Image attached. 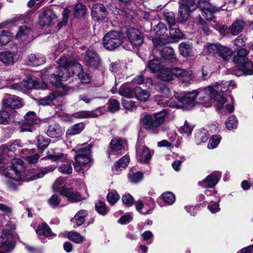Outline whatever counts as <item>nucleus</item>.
<instances>
[{"mask_svg":"<svg viewBox=\"0 0 253 253\" xmlns=\"http://www.w3.org/2000/svg\"><path fill=\"white\" fill-rule=\"evenodd\" d=\"M122 201L126 206H130L133 202V198L129 194H126L123 196Z\"/></svg>","mask_w":253,"mask_h":253,"instance_id":"774afa93","label":"nucleus"},{"mask_svg":"<svg viewBox=\"0 0 253 253\" xmlns=\"http://www.w3.org/2000/svg\"><path fill=\"white\" fill-rule=\"evenodd\" d=\"M221 137L219 135H212L209 140L208 145L209 149L215 148L221 140Z\"/></svg>","mask_w":253,"mask_h":253,"instance_id":"3c124183","label":"nucleus"},{"mask_svg":"<svg viewBox=\"0 0 253 253\" xmlns=\"http://www.w3.org/2000/svg\"><path fill=\"white\" fill-rule=\"evenodd\" d=\"M58 67L56 74H53L50 77L51 83L55 86H61L62 81H66L70 76L74 75L78 69V64L63 56L57 62Z\"/></svg>","mask_w":253,"mask_h":253,"instance_id":"f03ea898","label":"nucleus"},{"mask_svg":"<svg viewBox=\"0 0 253 253\" xmlns=\"http://www.w3.org/2000/svg\"><path fill=\"white\" fill-rule=\"evenodd\" d=\"M87 211L84 210L80 211V225L84 224L85 226H88L90 223L93 222L92 219H90L89 221H87V218L85 219V218L87 216Z\"/></svg>","mask_w":253,"mask_h":253,"instance_id":"e2e57ef3","label":"nucleus"},{"mask_svg":"<svg viewBox=\"0 0 253 253\" xmlns=\"http://www.w3.org/2000/svg\"><path fill=\"white\" fill-rule=\"evenodd\" d=\"M91 80V77L88 73L84 71L80 72V84H89Z\"/></svg>","mask_w":253,"mask_h":253,"instance_id":"680f3d73","label":"nucleus"},{"mask_svg":"<svg viewBox=\"0 0 253 253\" xmlns=\"http://www.w3.org/2000/svg\"><path fill=\"white\" fill-rule=\"evenodd\" d=\"M108 104L109 110L112 113L117 111L120 108V104L115 99L110 100Z\"/></svg>","mask_w":253,"mask_h":253,"instance_id":"13d9d810","label":"nucleus"},{"mask_svg":"<svg viewBox=\"0 0 253 253\" xmlns=\"http://www.w3.org/2000/svg\"><path fill=\"white\" fill-rule=\"evenodd\" d=\"M9 115L7 112L5 111H0V124L6 125L8 122Z\"/></svg>","mask_w":253,"mask_h":253,"instance_id":"338daca9","label":"nucleus"},{"mask_svg":"<svg viewBox=\"0 0 253 253\" xmlns=\"http://www.w3.org/2000/svg\"><path fill=\"white\" fill-rule=\"evenodd\" d=\"M193 130V127L191 126L187 121H185L183 126L180 128V132L183 135L188 136L191 134Z\"/></svg>","mask_w":253,"mask_h":253,"instance_id":"6e6d98bb","label":"nucleus"},{"mask_svg":"<svg viewBox=\"0 0 253 253\" xmlns=\"http://www.w3.org/2000/svg\"><path fill=\"white\" fill-rule=\"evenodd\" d=\"M55 13L50 9H43L39 16V24L41 26H48L51 25L56 18Z\"/></svg>","mask_w":253,"mask_h":253,"instance_id":"2eb2a0df","label":"nucleus"},{"mask_svg":"<svg viewBox=\"0 0 253 253\" xmlns=\"http://www.w3.org/2000/svg\"><path fill=\"white\" fill-rule=\"evenodd\" d=\"M122 104L123 106L127 111H132L135 107V103L131 100L123 99Z\"/></svg>","mask_w":253,"mask_h":253,"instance_id":"0e129e2a","label":"nucleus"},{"mask_svg":"<svg viewBox=\"0 0 253 253\" xmlns=\"http://www.w3.org/2000/svg\"><path fill=\"white\" fill-rule=\"evenodd\" d=\"M47 85L46 84L41 85L36 80L30 77H28L26 80L23 81L20 83L12 84L9 86L11 89L23 92H25L28 90L33 88L45 89L47 88Z\"/></svg>","mask_w":253,"mask_h":253,"instance_id":"6e6552de","label":"nucleus"},{"mask_svg":"<svg viewBox=\"0 0 253 253\" xmlns=\"http://www.w3.org/2000/svg\"><path fill=\"white\" fill-rule=\"evenodd\" d=\"M16 147H22L20 140H16L12 144L9 145H2V148L3 153H6L9 151H14L16 149Z\"/></svg>","mask_w":253,"mask_h":253,"instance_id":"a19ab883","label":"nucleus"},{"mask_svg":"<svg viewBox=\"0 0 253 253\" xmlns=\"http://www.w3.org/2000/svg\"><path fill=\"white\" fill-rule=\"evenodd\" d=\"M58 170L63 174H70L72 173L73 169L70 163L63 164L58 168Z\"/></svg>","mask_w":253,"mask_h":253,"instance_id":"864d4df0","label":"nucleus"},{"mask_svg":"<svg viewBox=\"0 0 253 253\" xmlns=\"http://www.w3.org/2000/svg\"><path fill=\"white\" fill-rule=\"evenodd\" d=\"M36 233L38 235H43L47 237L55 236V234L51 231L50 228L45 223H43L38 226Z\"/></svg>","mask_w":253,"mask_h":253,"instance_id":"7c9ffc66","label":"nucleus"},{"mask_svg":"<svg viewBox=\"0 0 253 253\" xmlns=\"http://www.w3.org/2000/svg\"><path fill=\"white\" fill-rule=\"evenodd\" d=\"M163 52L164 59L155 58L148 62L147 66L152 73L158 74L168 61L172 64L177 62V59L172 48L165 47L163 49Z\"/></svg>","mask_w":253,"mask_h":253,"instance_id":"7ed1b4c3","label":"nucleus"},{"mask_svg":"<svg viewBox=\"0 0 253 253\" xmlns=\"http://www.w3.org/2000/svg\"><path fill=\"white\" fill-rule=\"evenodd\" d=\"M220 178V173L217 172L212 173L199 183L204 188H211L214 186L217 183Z\"/></svg>","mask_w":253,"mask_h":253,"instance_id":"412c9836","label":"nucleus"},{"mask_svg":"<svg viewBox=\"0 0 253 253\" xmlns=\"http://www.w3.org/2000/svg\"><path fill=\"white\" fill-rule=\"evenodd\" d=\"M84 61L86 66L93 69H98L102 63L99 55L92 50H88L85 52Z\"/></svg>","mask_w":253,"mask_h":253,"instance_id":"ddd939ff","label":"nucleus"},{"mask_svg":"<svg viewBox=\"0 0 253 253\" xmlns=\"http://www.w3.org/2000/svg\"><path fill=\"white\" fill-rule=\"evenodd\" d=\"M163 200L169 205H172L175 201L174 195L170 192H167L162 195Z\"/></svg>","mask_w":253,"mask_h":253,"instance_id":"603ef678","label":"nucleus"},{"mask_svg":"<svg viewBox=\"0 0 253 253\" xmlns=\"http://www.w3.org/2000/svg\"><path fill=\"white\" fill-rule=\"evenodd\" d=\"M175 70V78H177L182 83L188 84L190 83L192 79L191 71L179 68H176Z\"/></svg>","mask_w":253,"mask_h":253,"instance_id":"aec40b11","label":"nucleus"},{"mask_svg":"<svg viewBox=\"0 0 253 253\" xmlns=\"http://www.w3.org/2000/svg\"><path fill=\"white\" fill-rule=\"evenodd\" d=\"M176 68H170L165 66L162 68L160 72L157 74V77L164 82H169L175 79V72Z\"/></svg>","mask_w":253,"mask_h":253,"instance_id":"a211bd4d","label":"nucleus"},{"mask_svg":"<svg viewBox=\"0 0 253 253\" xmlns=\"http://www.w3.org/2000/svg\"><path fill=\"white\" fill-rule=\"evenodd\" d=\"M134 96L138 100L141 102H146L150 96V93L148 91L142 89L140 87H135Z\"/></svg>","mask_w":253,"mask_h":253,"instance_id":"2f4dec72","label":"nucleus"},{"mask_svg":"<svg viewBox=\"0 0 253 253\" xmlns=\"http://www.w3.org/2000/svg\"><path fill=\"white\" fill-rule=\"evenodd\" d=\"M180 54L185 57L189 56L191 53V45L185 42L181 43L179 46Z\"/></svg>","mask_w":253,"mask_h":253,"instance_id":"79ce46f5","label":"nucleus"},{"mask_svg":"<svg viewBox=\"0 0 253 253\" xmlns=\"http://www.w3.org/2000/svg\"><path fill=\"white\" fill-rule=\"evenodd\" d=\"M61 94L58 91H55L49 93V94L38 100V104L42 106L50 105L53 104V101L59 97L61 96Z\"/></svg>","mask_w":253,"mask_h":253,"instance_id":"393cba45","label":"nucleus"},{"mask_svg":"<svg viewBox=\"0 0 253 253\" xmlns=\"http://www.w3.org/2000/svg\"><path fill=\"white\" fill-rule=\"evenodd\" d=\"M161 94L160 95H157L155 97V99L158 101V104L159 105L165 104L168 106L178 108L179 105L177 104L179 102L174 97L176 100L173 98H170L169 100L168 98L170 95V89L164 85H162L160 87Z\"/></svg>","mask_w":253,"mask_h":253,"instance_id":"9b49d317","label":"nucleus"},{"mask_svg":"<svg viewBox=\"0 0 253 253\" xmlns=\"http://www.w3.org/2000/svg\"><path fill=\"white\" fill-rule=\"evenodd\" d=\"M3 105L6 108L18 109L23 105V102L21 98L15 95H11L3 99Z\"/></svg>","mask_w":253,"mask_h":253,"instance_id":"6ab92c4d","label":"nucleus"},{"mask_svg":"<svg viewBox=\"0 0 253 253\" xmlns=\"http://www.w3.org/2000/svg\"><path fill=\"white\" fill-rule=\"evenodd\" d=\"M164 15L167 23L170 27L172 26L175 24V18L173 13L164 12Z\"/></svg>","mask_w":253,"mask_h":253,"instance_id":"69168bd1","label":"nucleus"},{"mask_svg":"<svg viewBox=\"0 0 253 253\" xmlns=\"http://www.w3.org/2000/svg\"><path fill=\"white\" fill-rule=\"evenodd\" d=\"M129 157L128 156H125L117 162L115 166V169L117 171H122L126 169L129 163Z\"/></svg>","mask_w":253,"mask_h":253,"instance_id":"e433bc0d","label":"nucleus"},{"mask_svg":"<svg viewBox=\"0 0 253 253\" xmlns=\"http://www.w3.org/2000/svg\"><path fill=\"white\" fill-rule=\"evenodd\" d=\"M54 167H47L42 169L41 171L38 172L37 174L33 175L31 178V180H36L38 178L42 177L45 174L49 173L54 170Z\"/></svg>","mask_w":253,"mask_h":253,"instance_id":"c03bdc74","label":"nucleus"},{"mask_svg":"<svg viewBox=\"0 0 253 253\" xmlns=\"http://www.w3.org/2000/svg\"><path fill=\"white\" fill-rule=\"evenodd\" d=\"M66 183V179L63 177H58L53 184L52 188L54 191L59 192L63 189H65V186Z\"/></svg>","mask_w":253,"mask_h":253,"instance_id":"ea45409f","label":"nucleus"},{"mask_svg":"<svg viewBox=\"0 0 253 253\" xmlns=\"http://www.w3.org/2000/svg\"><path fill=\"white\" fill-rule=\"evenodd\" d=\"M46 133L50 137L57 138L62 135V132L59 125L55 122L52 121L49 122Z\"/></svg>","mask_w":253,"mask_h":253,"instance_id":"5701e85b","label":"nucleus"},{"mask_svg":"<svg viewBox=\"0 0 253 253\" xmlns=\"http://www.w3.org/2000/svg\"><path fill=\"white\" fill-rule=\"evenodd\" d=\"M248 53L249 52L247 50L242 48L239 50L234 56V61L236 64L238 69L241 72V73L238 76L253 74V63L249 61L247 57Z\"/></svg>","mask_w":253,"mask_h":253,"instance_id":"39448f33","label":"nucleus"},{"mask_svg":"<svg viewBox=\"0 0 253 253\" xmlns=\"http://www.w3.org/2000/svg\"><path fill=\"white\" fill-rule=\"evenodd\" d=\"M218 47L219 45L215 44H208L204 47V52L207 55H212L218 53Z\"/></svg>","mask_w":253,"mask_h":253,"instance_id":"a18cd8bd","label":"nucleus"},{"mask_svg":"<svg viewBox=\"0 0 253 253\" xmlns=\"http://www.w3.org/2000/svg\"><path fill=\"white\" fill-rule=\"evenodd\" d=\"M136 158L139 162L147 163L152 157L150 150L142 144L137 143L136 148Z\"/></svg>","mask_w":253,"mask_h":253,"instance_id":"dca6fc26","label":"nucleus"},{"mask_svg":"<svg viewBox=\"0 0 253 253\" xmlns=\"http://www.w3.org/2000/svg\"><path fill=\"white\" fill-rule=\"evenodd\" d=\"M28 61L33 66H39L45 62V58L43 57H38L34 54H31L28 56Z\"/></svg>","mask_w":253,"mask_h":253,"instance_id":"4c0bfd02","label":"nucleus"},{"mask_svg":"<svg viewBox=\"0 0 253 253\" xmlns=\"http://www.w3.org/2000/svg\"><path fill=\"white\" fill-rule=\"evenodd\" d=\"M166 116V112L164 110L153 115H144L141 118L144 128L152 134H158L160 126L164 122Z\"/></svg>","mask_w":253,"mask_h":253,"instance_id":"20e7f679","label":"nucleus"},{"mask_svg":"<svg viewBox=\"0 0 253 253\" xmlns=\"http://www.w3.org/2000/svg\"><path fill=\"white\" fill-rule=\"evenodd\" d=\"M136 209L140 213L143 214H149L153 210L152 206H149L148 210L143 211V209L146 207V204H143L141 201H138L135 203Z\"/></svg>","mask_w":253,"mask_h":253,"instance_id":"37998d69","label":"nucleus"},{"mask_svg":"<svg viewBox=\"0 0 253 253\" xmlns=\"http://www.w3.org/2000/svg\"><path fill=\"white\" fill-rule=\"evenodd\" d=\"M198 7L202 12V15L207 20L211 21L213 19V13L218 11L220 7L212 5L206 0H200L198 2Z\"/></svg>","mask_w":253,"mask_h":253,"instance_id":"f8f14e48","label":"nucleus"},{"mask_svg":"<svg viewBox=\"0 0 253 253\" xmlns=\"http://www.w3.org/2000/svg\"><path fill=\"white\" fill-rule=\"evenodd\" d=\"M155 31L158 36H163L166 33L167 28L165 24L160 22L157 24Z\"/></svg>","mask_w":253,"mask_h":253,"instance_id":"bf43d9fd","label":"nucleus"},{"mask_svg":"<svg viewBox=\"0 0 253 253\" xmlns=\"http://www.w3.org/2000/svg\"><path fill=\"white\" fill-rule=\"evenodd\" d=\"M153 42L155 47L162 46L170 42L169 39H165L162 37H157L153 39Z\"/></svg>","mask_w":253,"mask_h":253,"instance_id":"4d7b16f0","label":"nucleus"},{"mask_svg":"<svg viewBox=\"0 0 253 253\" xmlns=\"http://www.w3.org/2000/svg\"><path fill=\"white\" fill-rule=\"evenodd\" d=\"M45 158L51 160L53 162H57L62 160H65L67 159V155L62 153H58L55 154H49Z\"/></svg>","mask_w":253,"mask_h":253,"instance_id":"49530a36","label":"nucleus"},{"mask_svg":"<svg viewBox=\"0 0 253 253\" xmlns=\"http://www.w3.org/2000/svg\"><path fill=\"white\" fill-rule=\"evenodd\" d=\"M135 87L131 88L126 85L121 86L119 90V93L121 95L127 97L132 98L135 95Z\"/></svg>","mask_w":253,"mask_h":253,"instance_id":"f704fd0d","label":"nucleus"},{"mask_svg":"<svg viewBox=\"0 0 253 253\" xmlns=\"http://www.w3.org/2000/svg\"><path fill=\"white\" fill-rule=\"evenodd\" d=\"M245 26V22L241 20H237L229 27V30L233 35H237L241 32Z\"/></svg>","mask_w":253,"mask_h":253,"instance_id":"c85d7f7f","label":"nucleus"},{"mask_svg":"<svg viewBox=\"0 0 253 253\" xmlns=\"http://www.w3.org/2000/svg\"><path fill=\"white\" fill-rule=\"evenodd\" d=\"M7 240L8 237L6 235L0 237V253H8L14 248V242Z\"/></svg>","mask_w":253,"mask_h":253,"instance_id":"b1692460","label":"nucleus"},{"mask_svg":"<svg viewBox=\"0 0 253 253\" xmlns=\"http://www.w3.org/2000/svg\"><path fill=\"white\" fill-rule=\"evenodd\" d=\"M12 165L11 167L4 169L3 174L9 178L19 180L21 172L24 170V162L21 159H15L12 161Z\"/></svg>","mask_w":253,"mask_h":253,"instance_id":"423d86ee","label":"nucleus"},{"mask_svg":"<svg viewBox=\"0 0 253 253\" xmlns=\"http://www.w3.org/2000/svg\"><path fill=\"white\" fill-rule=\"evenodd\" d=\"M217 53L223 60H228L231 58L233 53L228 47L219 45Z\"/></svg>","mask_w":253,"mask_h":253,"instance_id":"72a5a7b5","label":"nucleus"},{"mask_svg":"<svg viewBox=\"0 0 253 253\" xmlns=\"http://www.w3.org/2000/svg\"><path fill=\"white\" fill-rule=\"evenodd\" d=\"M238 121L235 116H231L229 117L225 123L226 128L229 130H232L237 127Z\"/></svg>","mask_w":253,"mask_h":253,"instance_id":"de8ad7c7","label":"nucleus"},{"mask_svg":"<svg viewBox=\"0 0 253 253\" xmlns=\"http://www.w3.org/2000/svg\"><path fill=\"white\" fill-rule=\"evenodd\" d=\"M95 209L98 212L102 215H106L108 212V209L105 204L102 201H98L95 204Z\"/></svg>","mask_w":253,"mask_h":253,"instance_id":"09e8293b","label":"nucleus"},{"mask_svg":"<svg viewBox=\"0 0 253 253\" xmlns=\"http://www.w3.org/2000/svg\"><path fill=\"white\" fill-rule=\"evenodd\" d=\"M128 176L130 181L133 183H137L142 178V173L140 172H137L132 173L131 172L128 173Z\"/></svg>","mask_w":253,"mask_h":253,"instance_id":"052dcab7","label":"nucleus"},{"mask_svg":"<svg viewBox=\"0 0 253 253\" xmlns=\"http://www.w3.org/2000/svg\"><path fill=\"white\" fill-rule=\"evenodd\" d=\"M32 33L33 30L30 26L23 25L19 28L16 38L17 39L25 41L28 39Z\"/></svg>","mask_w":253,"mask_h":253,"instance_id":"a878e982","label":"nucleus"},{"mask_svg":"<svg viewBox=\"0 0 253 253\" xmlns=\"http://www.w3.org/2000/svg\"><path fill=\"white\" fill-rule=\"evenodd\" d=\"M60 194L67 197L68 200L71 202H77L79 201L77 193L72 188L63 189L60 191Z\"/></svg>","mask_w":253,"mask_h":253,"instance_id":"cd10ccee","label":"nucleus"},{"mask_svg":"<svg viewBox=\"0 0 253 253\" xmlns=\"http://www.w3.org/2000/svg\"><path fill=\"white\" fill-rule=\"evenodd\" d=\"M81 145L82 147L80 148V172L84 173L88 169L90 166L91 145L85 142H84Z\"/></svg>","mask_w":253,"mask_h":253,"instance_id":"9d476101","label":"nucleus"},{"mask_svg":"<svg viewBox=\"0 0 253 253\" xmlns=\"http://www.w3.org/2000/svg\"><path fill=\"white\" fill-rule=\"evenodd\" d=\"M196 138L198 144L206 142L208 139V133L205 129H201L197 133Z\"/></svg>","mask_w":253,"mask_h":253,"instance_id":"8fccbe9b","label":"nucleus"},{"mask_svg":"<svg viewBox=\"0 0 253 253\" xmlns=\"http://www.w3.org/2000/svg\"><path fill=\"white\" fill-rule=\"evenodd\" d=\"M182 37L183 34L179 29L170 27L169 38L170 42H177L181 39Z\"/></svg>","mask_w":253,"mask_h":253,"instance_id":"473e14b6","label":"nucleus"},{"mask_svg":"<svg viewBox=\"0 0 253 253\" xmlns=\"http://www.w3.org/2000/svg\"><path fill=\"white\" fill-rule=\"evenodd\" d=\"M234 85L235 83L232 81L230 84L228 82H222L209 85L199 93L197 90L180 93L175 92L174 96L183 105H191L193 107L194 101L199 94L201 103L208 102L210 100H214L216 109L219 113L226 115L232 112L234 107L231 102H228L227 98L224 96L223 93L228 90L229 85Z\"/></svg>","mask_w":253,"mask_h":253,"instance_id":"f257e3e1","label":"nucleus"},{"mask_svg":"<svg viewBox=\"0 0 253 253\" xmlns=\"http://www.w3.org/2000/svg\"><path fill=\"white\" fill-rule=\"evenodd\" d=\"M12 34L9 31L2 30L0 32V45H4L8 43L12 39Z\"/></svg>","mask_w":253,"mask_h":253,"instance_id":"c9c22d12","label":"nucleus"},{"mask_svg":"<svg viewBox=\"0 0 253 253\" xmlns=\"http://www.w3.org/2000/svg\"><path fill=\"white\" fill-rule=\"evenodd\" d=\"M120 199V196L116 191H110L107 195V200L111 205L115 204Z\"/></svg>","mask_w":253,"mask_h":253,"instance_id":"5fc2aeb1","label":"nucleus"},{"mask_svg":"<svg viewBox=\"0 0 253 253\" xmlns=\"http://www.w3.org/2000/svg\"><path fill=\"white\" fill-rule=\"evenodd\" d=\"M40 120L33 111L28 112L24 117V121L21 127L22 131H32L34 126L39 124Z\"/></svg>","mask_w":253,"mask_h":253,"instance_id":"4468645a","label":"nucleus"},{"mask_svg":"<svg viewBox=\"0 0 253 253\" xmlns=\"http://www.w3.org/2000/svg\"><path fill=\"white\" fill-rule=\"evenodd\" d=\"M127 36L133 45H139L143 42V36L141 33L133 27L129 28L127 29Z\"/></svg>","mask_w":253,"mask_h":253,"instance_id":"f3484780","label":"nucleus"},{"mask_svg":"<svg viewBox=\"0 0 253 253\" xmlns=\"http://www.w3.org/2000/svg\"><path fill=\"white\" fill-rule=\"evenodd\" d=\"M110 148L112 154H120L123 150V141L120 139L113 138L111 141Z\"/></svg>","mask_w":253,"mask_h":253,"instance_id":"c756f323","label":"nucleus"},{"mask_svg":"<svg viewBox=\"0 0 253 253\" xmlns=\"http://www.w3.org/2000/svg\"><path fill=\"white\" fill-rule=\"evenodd\" d=\"M177 21L183 23L187 20L190 12L197 7L195 0H180Z\"/></svg>","mask_w":253,"mask_h":253,"instance_id":"0eeeda50","label":"nucleus"},{"mask_svg":"<svg viewBox=\"0 0 253 253\" xmlns=\"http://www.w3.org/2000/svg\"><path fill=\"white\" fill-rule=\"evenodd\" d=\"M38 147L39 150L42 152L49 145L50 139L42 135H39L37 137Z\"/></svg>","mask_w":253,"mask_h":253,"instance_id":"58836bf2","label":"nucleus"},{"mask_svg":"<svg viewBox=\"0 0 253 253\" xmlns=\"http://www.w3.org/2000/svg\"><path fill=\"white\" fill-rule=\"evenodd\" d=\"M91 14L92 17L99 20L107 15V10L103 4L96 3L92 7Z\"/></svg>","mask_w":253,"mask_h":253,"instance_id":"4be33fe9","label":"nucleus"},{"mask_svg":"<svg viewBox=\"0 0 253 253\" xmlns=\"http://www.w3.org/2000/svg\"><path fill=\"white\" fill-rule=\"evenodd\" d=\"M103 43L106 49L114 50L120 46L122 43L121 34L116 31H110L104 36Z\"/></svg>","mask_w":253,"mask_h":253,"instance_id":"1a4fd4ad","label":"nucleus"},{"mask_svg":"<svg viewBox=\"0 0 253 253\" xmlns=\"http://www.w3.org/2000/svg\"><path fill=\"white\" fill-rule=\"evenodd\" d=\"M15 54L10 51L0 52V61L5 65H10L14 63Z\"/></svg>","mask_w":253,"mask_h":253,"instance_id":"bb28decb","label":"nucleus"}]
</instances>
